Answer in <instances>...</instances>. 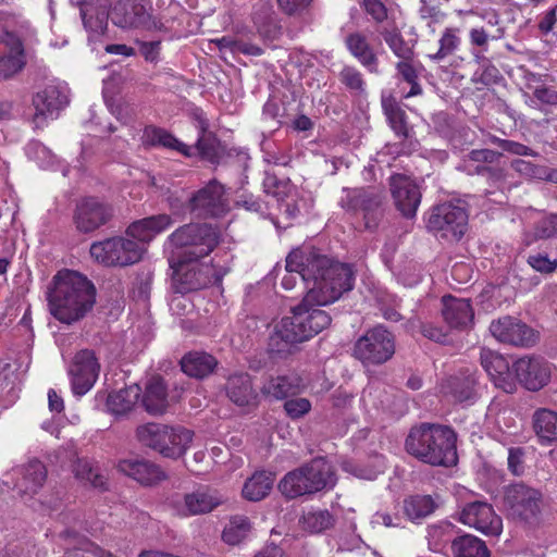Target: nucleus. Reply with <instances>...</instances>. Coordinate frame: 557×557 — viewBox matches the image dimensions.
Listing matches in <instances>:
<instances>
[{"label": "nucleus", "instance_id": "nucleus-59", "mask_svg": "<svg viewBox=\"0 0 557 557\" xmlns=\"http://www.w3.org/2000/svg\"><path fill=\"white\" fill-rule=\"evenodd\" d=\"M493 143H496L503 150L517 154V156H531L536 157L539 153L532 150L530 147L508 139L495 138Z\"/></svg>", "mask_w": 557, "mask_h": 557}, {"label": "nucleus", "instance_id": "nucleus-8", "mask_svg": "<svg viewBox=\"0 0 557 557\" xmlns=\"http://www.w3.org/2000/svg\"><path fill=\"white\" fill-rule=\"evenodd\" d=\"M143 246L134 239L112 237L90 246V255L108 267H127L140 261Z\"/></svg>", "mask_w": 557, "mask_h": 557}, {"label": "nucleus", "instance_id": "nucleus-24", "mask_svg": "<svg viewBox=\"0 0 557 557\" xmlns=\"http://www.w3.org/2000/svg\"><path fill=\"white\" fill-rule=\"evenodd\" d=\"M442 302V315L450 329L463 331L472 326L474 311L469 299L448 295L443 297Z\"/></svg>", "mask_w": 557, "mask_h": 557}, {"label": "nucleus", "instance_id": "nucleus-44", "mask_svg": "<svg viewBox=\"0 0 557 557\" xmlns=\"http://www.w3.org/2000/svg\"><path fill=\"white\" fill-rule=\"evenodd\" d=\"M251 531V522L248 517L236 515L233 516L225 525L222 539L228 545H238Z\"/></svg>", "mask_w": 557, "mask_h": 557}, {"label": "nucleus", "instance_id": "nucleus-28", "mask_svg": "<svg viewBox=\"0 0 557 557\" xmlns=\"http://www.w3.org/2000/svg\"><path fill=\"white\" fill-rule=\"evenodd\" d=\"M117 469L144 485H152L166 478L165 472L158 465L144 459L121 460Z\"/></svg>", "mask_w": 557, "mask_h": 557}, {"label": "nucleus", "instance_id": "nucleus-49", "mask_svg": "<svg viewBox=\"0 0 557 557\" xmlns=\"http://www.w3.org/2000/svg\"><path fill=\"white\" fill-rule=\"evenodd\" d=\"M301 522L305 530L320 533L333 525L334 518L327 510H315L304 515Z\"/></svg>", "mask_w": 557, "mask_h": 557}, {"label": "nucleus", "instance_id": "nucleus-60", "mask_svg": "<svg viewBox=\"0 0 557 557\" xmlns=\"http://www.w3.org/2000/svg\"><path fill=\"white\" fill-rule=\"evenodd\" d=\"M60 536L73 548L92 552V543H90L85 536H81L73 530H64L60 533Z\"/></svg>", "mask_w": 557, "mask_h": 557}, {"label": "nucleus", "instance_id": "nucleus-56", "mask_svg": "<svg viewBox=\"0 0 557 557\" xmlns=\"http://www.w3.org/2000/svg\"><path fill=\"white\" fill-rule=\"evenodd\" d=\"M527 262L532 269L543 274L553 273L557 269V259L552 260L543 253L530 255Z\"/></svg>", "mask_w": 557, "mask_h": 557}, {"label": "nucleus", "instance_id": "nucleus-53", "mask_svg": "<svg viewBox=\"0 0 557 557\" xmlns=\"http://www.w3.org/2000/svg\"><path fill=\"white\" fill-rule=\"evenodd\" d=\"M533 238L535 240L557 238V213H549L534 224Z\"/></svg>", "mask_w": 557, "mask_h": 557}, {"label": "nucleus", "instance_id": "nucleus-36", "mask_svg": "<svg viewBox=\"0 0 557 557\" xmlns=\"http://www.w3.org/2000/svg\"><path fill=\"white\" fill-rule=\"evenodd\" d=\"M382 109L395 135L406 140L411 137L412 128L408 125L407 114L392 96L382 98Z\"/></svg>", "mask_w": 557, "mask_h": 557}, {"label": "nucleus", "instance_id": "nucleus-19", "mask_svg": "<svg viewBox=\"0 0 557 557\" xmlns=\"http://www.w3.org/2000/svg\"><path fill=\"white\" fill-rule=\"evenodd\" d=\"M389 189L396 209L408 219L416 216L421 202V191L418 184L403 174L389 177Z\"/></svg>", "mask_w": 557, "mask_h": 557}, {"label": "nucleus", "instance_id": "nucleus-31", "mask_svg": "<svg viewBox=\"0 0 557 557\" xmlns=\"http://www.w3.org/2000/svg\"><path fill=\"white\" fill-rule=\"evenodd\" d=\"M194 117L199 133L196 149L201 158L214 163L219 157V140L213 133L209 132V121L201 111H195Z\"/></svg>", "mask_w": 557, "mask_h": 557}, {"label": "nucleus", "instance_id": "nucleus-30", "mask_svg": "<svg viewBox=\"0 0 557 557\" xmlns=\"http://www.w3.org/2000/svg\"><path fill=\"white\" fill-rule=\"evenodd\" d=\"M173 224L171 215L162 213L144 218L133 222L126 230V234L141 243L150 242L156 235L165 231Z\"/></svg>", "mask_w": 557, "mask_h": 557}, {"label": "nucleus", "instance_id": "nucleus-46", "mask_svg": "<svg viewBox=\"0 0 557 557\" xmlns=\"http://www.w3.org/2000/svg\"><path fill=\"white\" fill-rule=\"evenodd\" d=\"M435 504L429 495H416L404 502V510L409 519L416 520L431 515Z\"/></svg>", "mask_w": 557, "mask_h": 557}, {"label": "nucleus", "instance_id": "nucleus-23", "mask_svg": "<svg viewBox=\"0 0 557 557\" xmlns=\"http://www.w3.org/2000/svg\"><path fill=\"white\" fill-rule=\"evenodd\" d=\"M140 387L136 384L110 394L98 392L95 397L96 408H99L101 404H104L106 410L109 413L115 417L126 416L137 404L140 397Z\"/></svg>", "mask_w": 557, "mask_h": 557}, {"label": "nucleus", "instance_id": "nucleus-12", "mask_svg": "<svg viewBox=\"0 0 557 557\" xmlns=\"http://www.w3.org/2000/svg\"><path fill=\"white\" fill-rule=\"evenodd\" d=\"M228 210L224 186L211 180L206 186L193 193L188 198V212L196 218H219Z\"/></svg>", "mask_w": 557, "mask_h": 557}, {"label": "nucleus", "instance_id": "nucleus-42", "mask_svg": "<svg viewBox=\"0 0 557 557\" xmlns=\"http://www.w3.org/2000/svg\"><path fill=\"white\" fill-rule=\"evenodd\" d=\"M274 476L267 471H258L249 478L244 487L243 496L251 502L263 499L272 490Z\"/></svg>", "mask_w": 557, "mask_h": 557}, {"label": "nucleus", "instance_id": "nucleus-2", "mask_svg": "<svg viewBox=\"0 0 557 557\" xmlns=\"http://www.w3.org/2000/svg\"><path fill=\"white\" fill-rule=\"evenodd\" d=\"M50 314L71 325L84 319L96 304V287L84 275L72 270L59 271L47 292Z\"/></svg>", "mask_w": 557, "mask_h": 557}, {"label": "nucleus", "instance_id": "nucleus-26", "mask_svg": "<svg viewBox=\"0 0 557 557\" xmlns=\"http://www.w3.org/2000/svg\"><path fill=\"white\" fill-rule=\"evenodd\" d=\"M171 434L170 425L154 422L139 425L136 429V437L138 442L141 445L158 451L162 456H173L180 451L177 447L169 449V447L164 445V441L170 440Z\"/></svg>", "mask_w": 557, "mask_h": 557}, {"label": "nucleus", "instance_id": "nucleus-18", "mask_svg": "<svg viewBox=\"0 0 557 557\" xmlns=\"http://www.w3.org/2000/svg\"><path fill=\"white\" fill-rule=\"evenodd\" d=\"M113 215L110 205L95 197H87L77 203L74 223L82 233H90L107 224Z\"/></svg>", "mask_w": 557, "mask_h": 557}, {"label": "nucleus", "instance_id": "nucleus-55", "mask_svg": "<svg viewBox=\"0 0 557 557\" xmlns=\"http://www.w3.org/2000/svg\"><path fill=\"white\" fill-rule=\"evenodd\" d=\"M422 67V64L416 61V58L410 60L401 59L395 64L397 75L407 84L413 83L414 79H419V74Z\"/></svg>", "mask_w": 557, "mask_h": 557}, {"label": "nucleus", "instance_id": "nucleus-4", "mask_svg": "<svg viewBox=\"0 0 557 557\" xmlns=\"http://www.w3.org/2000/svg\"><path fill=\"white\" fill-rule=\"evenodd\" d=\"M337 482L333 465L324 457H317L288 471L278 482L277 488L287 499L313 495L332 490Z\"/></svg>", "mask_w": 557, "mask_h": 557}, {"label": "nucleus", "instance_id": "nucleus-51", "mask_svg": "<svg viewBox=\"0 0 557 557\" xmlns=\"http://www.w3.org/2000/svg\"><path fill=\"white\" fill-rule=\"evenodd\" d=\"M75 476L79 480L89 482L95 487H102L104 478L99 472V469L87 459H78L74 465Z\"/></svg>", "mask_w": 557, "mask_h": 557}, {"label": "nucleus", "instance_id": "nucleus-52", "mask_svg": "<svg viewBox=\"0 0 557 557\" xmlns=\"http://www.w3.org/2000/svg\"><path fill=\"white\" fill-rule=\"evenodd\" d=\"M358 3L375 24L383 26L385 22L389 23L388 9L382 0H358Z\"/></svg>", "mask_w": 557, "mask_h": 557}, {"label": "nucleus", "instance_id": "nucleus-63", "mask_svg": "<svg viewBox=\"0 0 557 557\" xmlns=\"http://www.w3.org/2000/svg\"><path fill=\"white\" fill-rule=\"evenodd\" d=\"M533 96L543 104L557 106V89L547 86H536Z\"/></svg>", "mask_w": 557, "mask_h": 557}, {"label": "nucleus", "instance_id": "nucleus-11", "mask_svg": "<svg viewBox=\"0 0 557 557\" xmlns=\"http://www.w3.org/2000/svg\"><path fill=\"white\" fill-rule=\"evenodd\" d=\"M110 17L114 25L124 29L158 28L149 0H119L111 9Z\"/></svg>", "mask_w": 557, "mask_h": 557}, {"label": "nucleus", "instance_id": "nucleus-41", "mask_svg": "<svg viewBox=\"0 0 557 557\" xmlns=\"http://www.w3.org/2000/svg\"><path fill=\"white\" fill-rule=\"evenodd\" d=\"M450 548L453 557H490L485 542L471 534L454 539Z\"/></svg>", "mask_w": 557, "mask_h": 557}, {"label": "nucleus", "instance_id": "nucleus-17", "mask_svg": "<svg viewBox=\"0 0 557 557\" xmlns=\"http://www.w3.org/2000/svg\"><path fill=\"white\" fill-rule=\"evenodd\" d=\"M512 370L516 382L519 381L529 391H539L544 387L550 379V367L548 362L539 356H524L519 358Z\"/></svg>", "mask_w": 557, "mask_h": 557}, {"label": "nucleus", "instance_id": "nucleus-13", "mask_svg": "<svg viewBox=\"0 0 557 557\" xmlns=\"http://www.w3.org/2000/svg\"><path fill=\"white\" fill-rule=\"evenodd\" d=\"M176 281L181 284L183 292L198 290L208 285H221L223 276L227 273L226 268L219 270L200 261H190L186 264H178L174 260L172 265Z\"/></svg>", "mask_w": 557, "mask_h": 557}, {"label": "nucleus", "instance_id": "nucleus-37", "mask_svg": "<svg viewBox=\"0 0 557 557\" xmlns=\"http://www.w3.org/2000/svg\"><path fill=\"white\" fill-rule=\"evenodd\" d=\"M111 14L108 5L94 2L85 1L81 7V16L84 26L94 33L103 34L108 26V18Z\"/></svg>", "mask_w": 557, "mask_h": 557}, {"label": "nucleus", "instance_id": "nucleus-35", "mask_svg": "<svg viewBox=\"0 0 557 557\" xmlns=\"http://www.w3.org/2000/svg\"><path fill=\"white\" fill-rule=\"evenodd\" d=\"M304 388L302 380L297 374L277 375L268 380L262 393L276 399L298 395Z\"/></svg>", "mask_w": 557, "mask_h": 557}, {"label": "nucleus", "instance_id": "nucleus-29", "mask_svg": "<svg viewBox=\"0 0 557 557\" xmlns=\"http://www.w3.org/2000/svg\"><path fill=\"white\" fill-rule=\"evenodd\" d=\"M252 21L258 34L264 39L274 40L281 35L278 15L269 0H261L255 5Z\"/></svg>", "mask_w": 557, "mask_h": 557}, {"label": "nucleus", "instance_id": "nucleus-33", "mask_svg": "<svg viewBox=\"0 0 557 557\" xmlns=\"http://www.w3.org/2000/svg\"><path fill=\"white\" fill-rule=\"evenodd\" d=\"M216 367L218 360L205 351H189L181 360L182 371L195 379L207 377Z\"/></svg>", "mask_w": 557, "mask_h": 557}, {"label": "nucleus", "instance_id": "nucleus-34", "mask_svg": "<svg viewBox=\"0 0 557 557\" xmlns=\"http://www.w3.org/2000/svg\"><path fill=\"white\" fill-rule=\"evenodd\" d=\"M141 143L145 146H161L164 148L173 149L186 157L191 156V147L180 141L166 129L153 125H148L144 128Z\"/></svg>", "mask_w": 557, "mask_h": 557}, {"label": "nucleus", "instance_id": "nucleus-50", "mask_svg": "<svg viewBox=\"0 0 557 557\" xmlns=\"http://www.w3.org/2000/svg\"><path fill=\"white\" fill-rule=\"evenodd\" d=\"M339 82L354 95L366 92V82L362 73L352 65H345L339 74Z\"/></svg>", "mask_w": 557, "mask_h": 557}, {"label": "nucleus", "instance_id": "nucleus-57", "mask_svg": "<svg viewBox=\"0 0 557 557\" xmlns=\"http://www.w3.org/2000/svg\"><path fill=\"white\" fill-rule=\"evenodd\" d=\"M286 414L292 419H299L311 409V403L307 398H292L284 403Z\"/></svg>", "mask_w": 557, "mask_h": 557}, {"label": "nucleus", "instance_id": "nucleus-62", "mask_svg": "<svg viewBox=\"0 0 557 557\" xmlns=\"http://www.w3.org/2000/svg\"><path fill=\"white\" fill-rule=\"evenodd\" d=\"M524 450L521 447H511L508 450V469L513 475L524 472Z\"/></svg>", "mask_w": 557, "mask_h": 557}, {"label": "nucleus", "instance_id": "nucleus-3", "mask_svg": "<svg viewBox=\"0 0 557 557\" xmlns=\"http://www.w3.org/2000/svg\"><path fill=\"white\" fill-rule=\"evenodd\" d=\"M457 435L446 425L421 423L412 426L405 441L406 451L417 460L432 467L457 465Z\"/></svg>", "mask_w": 557, "mask_h": 557}, {"label": "nucleus", "instance_id": "nucleus-40", "mask_svg": "<svg viewBox=\"0 0 557 557\" xmlns=\"http://www.w3.org/2000/svg\"><path fill=\"white\" fill-rule=\"evenodd\" d=\"M533 428L542 443H557V412L537 409L533 414Z\"/></svg>", "mask_w": 557, "mask_h": 557}, {"label": "nucleus", "instance_id": "nucleus-21", "mask_svg": "<svg viewBox=\"0 0 557 557\" xmlns=\"http://www.w3.org/2000/svg\"><path fill=\"white\" fill-rule=\"evenodd\" d=\"M69 103L67 88L59 84H47L33 96L36 122L53 117Z\"/></svg>", "mask_w": 557, "mask_h": 557}, {"label": "nucleus", "instance_id": "nucleus-7", "mask_svg": "<svg viewBox=\"0 0 557 557\" xmlns=\"http://www.w3.org/2000/svg\"><path fill=\"white\" fill-rule=\"evenodd\" d=\"M383 195L373 189L344 187L339 206L346 212L352 214L362 213L364 227L373 230L383 218Z\"/></svg>", "mask_w": 557, "mask_h": 557}, {"label": "nucleus", "instance_id": "nucleus-48", "mask_svg": "<svg viewBox=\"0 0 557 557\" xmlns=\"http://www.w3.org/2000/svg\"><path fill=\"white\" fill-rule=\"evenodd\" d=\"M171 437L170 440L164 441V445L169 447V449L178 448L180 451L174 454L173 456H164L165 458L177 459L185 455L187 449L189 448L194 433L190 430H187L183 426H171Z\"/></svg>", "mask_w": 557, "mask_h": 557}, {"label": "nucleus", "instance_id": "nucleus-38", "mask_svg": "<svg viewBox=\"0 0 557 557\" xmlns=\"http://www.w3.org/2000/svg\"><path fill=\"white\" fill-rule=\"evenodd\" d=\"M47 479V470L45 465L37 460H30L23 470V476L17 483L21 493L34 495L44 485Z\"/></svg>", "mask_w": 557, "mask_h": 557}, {"label": "nucleus", "instance_id": "nucleus-61", "mask_svg": "<svg viewBox=\"0 0 557 557\" xmlns=\"http://www.w3.org/2000/svg\"><path fill=\"white\" fill-rule=\"evenodd\" d=\"M263 188L267 194H271L280 200V197L285 194L288 185L280 181L274 174L267 172L263 180Z\"/></svg>", "mask_w": 557, "mask_h": 557}, {"label": "nucleus", "instance_id": "nucleus-1", "mask_svg": "<svg viewBox=\"0 0 557 557\" xmlns=\"http://www.w3.org/2000/svg\"><path fill=\"white\" fill-rule=\"evenodd\" d=\"M287 269L298 270L308 285L302 301L274 325L269 338V352L286 358L299 343L310 339L332 321L320 307L330 305L354 288L355 271L348 263L339 262L314 248L295 249L287 256Z\"/></svg>", "mask_w": 557, "mask_h": 557}, {"label": "nucleus", "instance_id": "nucleus-64", "mask_svg": "<svg viewBox=\"0 0 557 557\" xmlns=\"http://www.w3.org/2000/svg\"><path fill=\"white\" fill-rule=\"evenodd\" d=\"M556 23H557V5L549 9L548 11L544 12L540 16L537 28L541 34L547 35L553 30Z\"/></svg>", "mask_w": 557, "mask_h": 557}, {"label": "nucleus", "instance_id": "nucleus-27", "mask_svg": "<svg viewBox=\"0 0 557 557\" xmlns=\"http://www.w3.org/2000/svg\"><path fill=\"white\" fill-rule=\"evenodd\" d=\"M225 394L231 403L238 407H251L257 404L258 394L248 373H234L226 380Z\"/></svg>", "mask_w": 557, "mask_h": 557}, {"label": "nucleus", "instance_id": "nucleus-5", "mask_svg": "<svg viewBox=\"0 0 557 557\" xmlns=\"http://www.w3.org/2000/svg\"><path fill=\"white\" fill-rule=\"evenodd\" d=\"M219 230L209 223L190 222L177 227L168 237L173 249V260L178 264L200 261L220 243Z\"/></svg>", "mask_w": 557, "mask_h": 557}, {"label": "nucleus", "instance_id": "nucleus-6", "mask_svg": "<svg viewBox=\"0 0 557 557\" xmlns=\"http://www.w3.org/2000/svg\"><path fill=\"white\" fill-rule=\"evenodd\" d=\"M395 336L383 325L367 330L354 343L351 356L364 368L377 367L389 361L395 355Z\"/></svg>", "mask_w": 557, "mask_h": 557}, {"label": "nucleus", "instance_id": "nucleus-47", "mask_svg": "<svg viewBox=\"0 0 557 557\" xmlns=\"http://www.w3.org/2000/svg\"><path fill=\"white\" fill-rule=\"evenodd\" d=\"M459 29L454 27H447L443 32L438 44L440 48L435 53L429 54V58L432 61H443L447 57L454 54L459 45H460V37L458 36Z\"/></svg>", "mask_w": 557, "mask_h": 557}, {"label": "nucleus", "instance_id": "nucleus-25", "mask_svg": "<svg viewBox=\"0 0 557 557\" xmlns=\"http://www.w3.org/2000/svg\"><path fill=\"white\" fill-rule=\"evenodd\" d=\"M345 47L369 73H380L379 57L367 35L361 32L349 33L345 37Z\"/></svg>", "mask_w": 557, "mask_h": 557}, {"label": "nucleus", "instance_id": "nucleus-22", "mask_svg": "<svg viewBox=\"0 0 557 557\" xmlns=\"http://www.w3.org/2000/svg\"><path fill=\"white\" fill-rule=\"evenodd\" d=\"M480 360L496 387L506 393L516 391V380L506 358L495 351L482 349Z\"/></svg>", "mask_w": 557, "mask_h": 557}, {"label": "nucleus", "instance_id": "nucleus-20", "mask_svg": "<svg viewBox=\"0 0 557 557\" xmlns=\"http://www.w3.org/2000/svg\"><path fill=\"white\" fill-rule=\"evenodd\" d=\"M460 521L491 536L499 535L503 529L502 519L495 513L493 507L485 502L468 504L460 513Z\"/></svg>", "mask_w": 557, "mask_h": 557}, {"label": "nucleus", "instance_id": "nucleus-14", "mask_svg": "<svg viewBox=\"0 0 557 557\" xmlns=\"http://www.w3.org/2000/svg\"><path fill=\"white\" fill-rule=\"evenodd\" d=\"M67 372L74 395H85L95 385L100 372V363L95 351L90 349L77 351L69 366Z\"/></svg>", "mask_w": 557, "mask_h": 557}, {"label": "nucleus", "instance_id": "nucleus-9", "mask_svg": "<svg viewBox=\"0 0 557 557\" xmlns=\"http://www.w3.org/2000/svg\"><path fill=\"white\" fill-rule=\"evenodd\" d=\"M542 493L524 483L511 484L504 492V507L515 520L531 522L541 512Z\"/></svg>", "mask_w": 557, "mask_h": 557}, {"label": "nucleus", "instance_id": "nucleus-16", "mask_svg": "<svg viewBox=\"0 0 557 557\" xmlns=\"http://www.w3.org/2000/svg\"><path fill=\"white\" fill-rule=\"evenodd\" d=\"M170 503L180 515L187 517L211 512L223 503V498L216 491L200 487L183 496L175 495Z\"/></svg>", "mask_w": 557, "mask_h": 557}, {"label": "nucleus", "instance_id": "nucleus-39", "mask_svg": "<svg viewBox=\"0 0 557 557\" xmlns=\"http://www.w3.org/2000/svg\"><path fill=\"white\" fill-rule=\"evenodd\" d=\"M146 410L151 414H161L168 407L166 386L162 379L149 381L143 399Z\"/></svg>", "mask_w": 557, "mask_h": 557}, {"label": "nucleus", "instance_id": "nucleus-43", "mask_svg": "<svg viewBox=\"0 0 557 557\" xmlns=\"http://www.w3.org/2000/svg\"><path fill=\"white\" fill-rule=\"evenodd\" d=\"M476 379L474 373L465 372L448 380V393L456 401L472 400L476 396Z\"/></svg>", "mask_w": 557, "mask_h": 557}, {"label": "nucleus", "instance_id": "nucleus-15", "mask_svg": "<svg viewBox=\"0 0 557 557\" xmlns=\"http://www.w3.org/2000/svg\"><path fill=\"white\" fill-rule=\"evenodd\" d=\"M490 332L498 342L512 346L531 347L537 342L533 329L509 315L492 321Z\"/></svg>", "mask_w": 557, "mask_h": 557}, {"label": "nucleus", "instance_id": "nucleus-54", "mask_svg": "<svg viewBox=\"0 0 557 557\" xmlns=\"http://www.w3.org/2000/svg\"><path fill=\"white\" fill-rule=\"evenodd\" d=\"M278 9L288 16H300L308 13L314 0H276Z\"/></svg>", "mask_w": 557, "mask_h": 557}, {"label": "nucleus", "instance_id": "nucleus-58", "mask_svg": "<svg viewBox=\"0 0 557 557\" xmlns=\"http://www.w3.org/2000/svg\"><path fill=\"white\" fill-rule=\"evenodd\" d=\"M511 168L527 178H543L545 170L530 161L517 159L511 162Z\"/></svg>", "mask_w": 557, "mask_h": 557}, {"label": "nucleus", "instance_id": "nucleus-10", "mask_svg": "<svg viewBox=\"0 0 557 557\" xmlns=\"http://www.w3.org/2000/svg\"><path fill=\"white\" fill-rule=\"evenodd\" d=\"M428 228L447 240H459L468 227V214L462 207L444 202L433 208Z\"/></svg>", "mask_w": 557, "mask_h": 557}, {"label": "nucleus", "instance_id": "nucleus-32", "mask_svg": "<svg viewBox=\"0 0 557 557\" xmlns=\"http://www.w3.org/2000/svg\"><path fill=\"white\" fill-rule=\"evenodd\" d=\"M379 34L393 54L399 60H410L416 58L414 44L405 40L395 22L381 26L379 28Z\"/></svg>", "mask_w": 557, "mask_h": 557}, {"label": "nucleus", "instance_id": "nucleus-45", "mask_svg": "<svg viewBox=\"0 0 557 557\" xmlns=\"http://www.w3.org/2000/svg\"><path fill=\"white\" fill-rule=\"evenodd\" d=\"M25 65V57L22 45L18 42L7 53L0 54V78H9L20 72Z\"/></svg>", "mask_w": 557, "mask_h": 557}]
</instances>
